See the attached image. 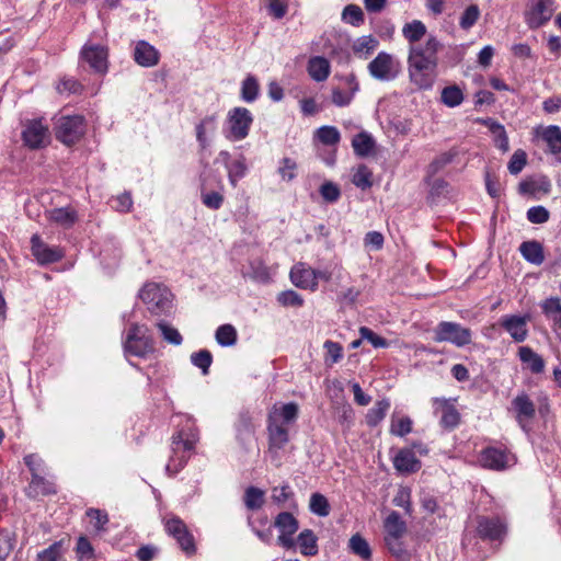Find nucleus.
Returning a JSON list of instances; mask_svg holds the SVG:
<instances>
[{
    "mask_svg": "<svg viewBox=\"0 0 561 561\" xmlns=\"http://www.w3.org/2000/svg\"><path fill=\"white\" fill-rule=\"evenodd\" d=\"M442 49L443 44L434 34H428L423 43L409 46V76L419 89H432L438 66V53Z\"/></svg>",
    "mask_w": 561,
    "mask_h": 561,
    "instance_id": "nucleus-1",
    "label": "nucleus"
},
{
    "mask_svg": "<svg viewBox=\"0 0 561 561\" xmlns=\"http://www.w3.org/2000/svg\"><path fill=\"white\" fill-rule=\"evenodd\" d=\"M298 405L294 402L274 405L267 415V454L276 466L280 465L279 450L284 449L289 443L288 425L298 417Z\"/></svg>",
    "mask_w": 561,
    "mask_h": 561,
    "instance_id": "nucleus-2",
    "label": "nucleus"
},
{
    "mask_svg": "<svg viewBox=\"0 0 561 561\" xmlns=\"http://www.w3.org/2000/svg\"><path fill=\"white\" fill-rule=\"evenodd\" d=\"M198 439V430L194 421L190 416H184L171 437V455L165 465V471L170 477L184 468L194 454Z\"/></svg>",
    "mask_w": 561,
    "mask_h": 561,
    "instance_id": "nucleus-3",
    "label": "nucleus"
},
{
    "mask_svg": "<svg viewBox=\"0 0 561 561\" xmlns=\"http://www.w3.org/2000/svg\"><path fill=\"white\" fill-rule=\"evenodd\" d=\"M123 346L126 355L137 357H146L154 352V341L149 334V329L138 323L130 324Z\"/></svg>",
    "mask_w": 561,
    "mask_h": 561,
    "instance_id": "nucleus-4",
    "label": "nucleus"
},
{
    "mask_svg": "<svg viewBox=\"0 0 561 561\" xmlns=\"http://www.w3.org/2000/svg\"><path fill=\"white\" fill-rule=\"evenodd\" d=\"M140 299L147 309L156 316L169 313L172 309V294L165 287L157 283H147L139 293Z\"/></svg>",
    "mask_w": 561,
    "mask_h": 561,
    "instance_id": "nucleus-5",
    "label": "nucleus"
},
{
    "mask_svg": "<svg viewBox=\"0 0 561 561\" xmlns=\"http://www.w3.org/2000/svg\"><path fill=\"white\" fill-rule=\"evenodd\" d=\"M163 526L165 533L175 539L181 550L187 557H192L196 553L197 549L194 536L179 516H165L163 518Z\"/></svg>",
    "mask_w": 561,
    "mask_h": 561,
    "instance_id": "nucleus-6",
    "label": "nucleus"
},
{
    "mask_svg": "<svg viewBox=\"0 0 561 561\" xmlns=\"http://www.w3.org/2000/svg\"><path fill=\"white\" fill-rule=\"evenodd\" d=\"M434 341L463 347L472 342V332L457 322L442 321L434 329Z\"/></svg>",
    "mask_w": 561,
    "mask_h": 561,
    "instance_id": "nucleus-7",
    "label": "nucleus"
},
{
    "mask_svg": "<svg viewBox=\"0 0 561 561\" xmlns=\"http://www.w3.org/2000/svg\"><path fill=\"white\" fill-rule=\"evenodd\" d=\"M85 124L81 115L61 116L55 127L56 138L67 146L78 142L84 135Z\"/></svg>",
    "mask_w": 561,
    "mask_h": 561,
    "instance_id": "nucleus-8",
    "label": "nucleus"
},
{
    "mask_svg": "<svg viewBox=\"0 0 561 561\" xmlns=\"http://www.w3.org/2000/svg\"><path fill=\"white\" fill-rule=\"evenodd\" d=\"M369 75L378 81L394 80L401 71L400 61L386 51H380L367 66Z\"/></svg>",
    "mask_w": 561,
    "mask_h": 561,
    "instance_id": "nucleus-9",
    "label": "nucleus"
},
{
    "mask_svg": "<svg viewBox=\"0 0 561 561\" xmlns=\"http://www.w3.org/2000/svg\"><path fill=\"white\" fill-rule=\"evenodd\" d=\"M228 133L226 137L232 141L243 140L248 137L253 123L252 113L245 107H234L227 116Z\"/></svg>",
    "mask_w": 561,
    "mask_h": 561,
    "instance_id": "nucleus-10",
    "label": "nucleus"
},
{
    "mask_svg": "<svg viewBox=\"0 0 561 561\" xmlns=\"http://www.w3.org/2000/svg\"><path fill=\"white\" fill-rule=\"evenodd\" d=\"M80 58L93 71L104 75L108 69V48L104 44L93 43L89 39L81 48Z\"/></svg>",
    "mask_w": 561,
    "mask_h": 561,
    "instance_id": "nucleus-11",
    "label": "nucleus"
},
{
    "mask_svg": "<svg viewBox=\"0 0 561 561\" xmlns=\"http://www.w3.org/2000/svg\"><path fill=\"white\" fill-rule=\"evenodd\" d=\"M479 461L483 468L501 471L511 467L515 458L506 448L489 446L481 450Z\"/></svg>",
    "mask_w": 561,
    "mask_h": 561,
    "instance_id": "nucleus-12",
    "label": "nucleus"
},
{
    "mask_svg": "<svg viewBox=\"0 0 561 561\" xmlns=\"http://www.w3.org/2000/svg\"><path fill=\"white\" fill-rule=\"evenodd\" d=\"M507 531L504 519L499 516H478L477 534L483 540H503Z\"/></svg>",
    "mask_w": 561,
    "mask_h": 561,
    "instance_id": "nucleus-13",
    "label": "nucleus"
},
{
    "mask_svg": "<svg viewBox=\"0 0 561 561\" xmlns=\"http://www.w3.org/2000/svg\"><path fill=\"white\" fill-rule=\"evenodd\" d=\"M274 526L279 531L278 545L286 549H293L295 547L293 536L299 528L297 518L289 512H282L275 517Z\"/></svg>",
    "mask_w": 561,
    "mask_h": 561,
    "instance_id": "nucleus-14",
    "label": "nucleus"
},
{
    "mask_svg": "<svg viewBox=\"0 0 561 561\" xmlns=\"http://www.w3.org/2000/svg\"><path fill=\"white\" fill-rule=\"evenodd\" d=\"M553 0H530L525 11V22L529 28L535 30L545 25L552 16Z\"/></svg>",
    "mask_w": 561,
    "mask_h": 561,
    "instance_id": "nucleus-15",
    "label": "nucleus"
},
{
    "mask_svg": "<svg viewBox=\"0 0 561 561\" xmlns=\"http://www.w3.org/2000/svg\"><path fill=\"white\" fill-rule=\"evenodd\" d=\"M434 414L439 416V424L443 428L451 431L460 422V413L455 407L454 400L445 398L433 399Z\"/></svg>",
    "mask_w": 561,
    "mask_h": 561,
    "instance_id": "nucleus-16",
    "label": "nucleus"
},
{
    "mask_svg": "<svg viewBox=\"0 0 561 561\" xmlns=\"http://www.w3.org/2000/svg\"><path fill=\"white\" fill-rule=\"evenodd\" d=\"M22 139L31 149H39L49 144L48 127L39 119L31 121L22 131Z\"/></svg>",
    "mask_w": 561,
    "mask_h": 561,
    "instance_id": "nucleus-17",
    "label": "nucleus"
},
{
    "mask_svg": "<svg viewBox=\"0 0 561 561\" xmlns=\"http://www.w3.org/2000/svg\"><path fill=\"white\" fill-rule=\"evenodd\" d=\"M529 314H506L500 320L501 327L516 343H522L528 337Z\"/></svg>",
    "mask_w": 561,
    "mask_h": 561,
    "instance_id": "nucleus-18",
    "label": "nucleus"
},
{
    "mask_svg": "<svg viewBox=\"0 0 561 561\" xmlns=\"http://www.w3.org/2000/svg\"><path fill=\"white\" fill-rule=\"evenodd\" d=\"M512 409L519 426L524 431H527L528 423L536 415V405L534 401L525 391H522L512 400Z\"/></svg>",
    "mask_w": 561,
    "mask_h": 561,
    "instance_id": "nucleus-19",
    "label": "nucleus"
},
{
    "mask_svg": "<svg viewBox=\"0 0 561 561\" xmlns=\"http://www.w3.org/2000/svg\"><path fill=\"white\" fill-rule=\"evenodd\" d=\"M31 249L32 254L42 265L58 262L64 257V252L60 248L49 247L37 234L31 238Z\"/></svg>",
    "mask_w": 561,
    "mask_h": 561,
    "instance_id": "nucleus-20",
    "label": "nucleus"
},
{
    "mask_svg": "<svg viewBox=\"0 0 561 561\" xmlns=\"http://www.w3.org/2000/svg\"><path fill=\"white\" fill-rule=\"evenodd\" d=\"M133 57L137 65L145 68L154 67L160 61L159 50L146 41L136 42Z\"/></svg>",
    "mask_w": 561,
    "mask_h": 561,
    "instance_id": "nucleus-21",
    "label": "nucleus"
},
{
    "mask_svg": "<svg viewBox=\"0 0 561 561\" xmlns=\"http://www.w3.org/2000/svg\"><path fill=\"white\" fill-rule=\"evenodd\" d=\"M290 280L299 288L317 290L318 283L314 282L313 268L307 266L305 263H297L290 270Z\"/></svg>",
    "mask_w": 561,
    "mask_h": 561,
    "instance_id": "nucleus-22",
    "label": "nucleus"
},
{
    "mask_svg": "<svg viewBox=\"0 0 561 561\" xmlns=\"http://www.w3.org/2000/svg\"><path fill=\"white\" fill-rule=\"evenodd\" d=\"M517 356L524 368L529 370L533 375H539L545 371L546 362L540 354L535 352L529 346H520L517 351Z\"/></svg>",
    "mask_w": 561,
    "mask_h": 561,
    "instance_id": "nucleus-23",
    "label": "nucleus"
},
{
    "mask_svg": "<svg viewBox=\"0 0 561 561\" xmlns=\"http://www.w3.org/2000/svg\"><path fill=\"white\" fill-rule=\"evenodd\" d=\"M345 83L347 85V90H342L340 88L332 89L331 100L337 107L348 106L359 90V84L354 75L345 77Z\"/></svg>",
    "mask_w": 561,
    "mask_h": 561,
    "instance_id": "nucleus-24",
    "label": "nucleus"
},
{
    "mask_svg": "<svg viewBox=\"0 0 561 561\" xmlns=\"http://www.w3.org/2000/svg\"><path fill=\"white\" fill-rule=\"evenodd\" d=\"M393 467L403 474L414 473L421 469V461L411 449H401L393 458Z\"/></svg>",
    "mask_w": 561,
    "mask_h": 561,
    "instance_id": "nucleus-25",
    "label": "nucleus"
},
{
    "mask_svg": "<svg viewBox=\"0 0 561 561\" xmlns=\"http://www.w3.org/2000/svg\"><path fill=\"white\" fill-rule=\"evenodd\" d=\"M26 495L31 499L46 496L57 492L55 483L41 474H33L31 482L26 488Z\"/></svg>",
    "mask_w": 561,
    "mask_h": 561,
    "instance_id": "nucleus-26",
    "label": "nucleus"
},
{
    "mask_svg": "<svg viewBox=\"0 0 561 561\" xmlns=\"http://www.w3.org/2000/svg\"><path fill=\"white\" fill-rule=\"evenodd\" d=\"M536 136L540 137L548 147L551 154L558 156L561 153V128L557 125H549L547 127H539L535 129Z\"/></svg>",
    "mask_w": 561,
    "mask_h": 561,
    "instance_id": "nucleus-27",
    "label": "nucleus"
},
{
    "mask_svg": "<svg viewBox=\"0 0 561 561\" xmlns=\"http://www.w3.org/2000/svg\"><path fill=\"white\" fill-rule=\"evenodd\" d=\"M47 219L57 226L69 229L77 222L78 213L70 206L54 208L47 213Z\"/></svg>",
    "mask_w": 561,
    "mask_h": 561,
    "instance_id": "nucleus-28",
    "label": "nucleus"
},
{
    "mask_svg": "<svg viewBox=\"0 0 561 561\" xmlns=\"http://www.w3.org/2000/svg\"><path fill=\"white\" fill-rule=\"evenodd\" d=\"M385 539H402L407 533L405 522L401 518L400 514L396 511L391 512L383 523Z\"/></svg>",
    "mask_w": 561,
    "mask_h": 561,
    "instance_id": "nucleus-29",
    "label": "nucleus"
},
{
    "mask_svg": "<svg viewBox=\"0 0 561 561\" xmlns=\"http://www.w3.org/2000/svg\"><path fill=\"white\" fill-rule=\"evenodd\" d=\"M307 70L312 80L323 82L330 76L331 66L327 58L316 56L309 59Z\"/></svg>",
    "mask_w": 561,
    "mask_h": 561,
    "instance_id": "nucleus-30",
    "label": "nucleus"
},
{
    "mask_svg": "<svg viewBox=\"0 0 561 561\" xmlns=\"http://www.w3.org/2000/svg\"><path fill=\"white\" fill-rule=\"evenodd\" d=\"M426 35V25L420 20L408 22L402 27V36L408 41L409 46L422 43L421 39Z\"/></svg>",
    "mask_w": 561,
    "mask_h": 561,
    "instance_id": "nucleus-31",
    "label": "nucleus"
},
{
    "mask_svg": "<svg viewBox=\"0 0 561 561\" xmlns=\"http://www.w3.org/2000/svg\"><path fill=\"white\" fill-rule=\"evenodd\" d=\"M352 147L356 156L364 158L374 152L376 142L370 134L367 131H360L354 136Z\"/></svg>",
    "mask_w": 561,
    "mask_h": 561,
    "instance_id": "nucleus-32",
    "label": "nucleus"
},
{
    "mask_svg": "<svg viewBox=\"0 0 561 561\" xmlns=\"http://www.w3.org/2000/svg\"><path fill=\"white\" fill-rule=\"evenodd\" d=\"M523 257L535 265H540L545 261L543 248L538 241H525L519 247Z\"/></svg>",
    "mask_w": 561,
    "mask_h": 561,
    "instance_id": "nucleus-33",
    "label": "nucleus"
},
{
    "mask_svg": "<svg viewBox=\"0 0 561 561\" xmlns=\"http://www.w3.org/2000/svg\"><path fill=\"white\" fill-rule=\"evenodd\" d=\"M300 553L307 557H313L318 553V538L311 529L302 530L297 537Z\"/></svg>",
    "mask_w": 561,
    "mask_h": 561,
    "instance_id": "nucleus-34",
    "label": "nucleus"
},
{
    "mask_svg": "<svg viewBox=\"0 0 561 561\" xmlns=\"http://www.w3.org/2000/svg\"><path fill=\"white\" fill-rule=\"evenodd\" d=\"M540 308L553 325L561 330V300L557 297L547 298L540 304Z\"/></svg>",
    "mask_w": 561,
    "mask_h": 561,
    "instance_id": "nucleus-35",
    "label": "nucleus"
},
{
    "mask_svg": "<svg viewBox=\"0 0 561 561\" xmlns=\"http://www.w3.org/2000/svg\"><path fill=\"white\" fill-rule=\"evenodd\" d=\"M228 179L230 184L236 187L238 182L243 179L248 172L247 159L240 154L227 168Z\"/></svg>",
    "mask_w": 561,
    "mask_h": 561,
    "instance_id": "nucleus-36",
    "label": "nucleus"
},
{
    "mask_svg": "<svg viewBox=\"0 0 561 561\" xmlns=\"http://www.w3.org/2000/svg\"><path fill=\"white\" fill-rule=\"evenodd\" d=\"M389 408L390 401L388 399L377 401L376 404L369 409L366 414V424L369 427L377 426L385 419Z\"/></svg>",
    "mask_w": 561,
    "mask_h": 561,
    "instance_id": "nucleus-37",
    "label": "nucleus"
},
{
    "mask_svg": "<svg viewBox=\"0 0 561 561\" xmlns=\"http://www.w3.org/2000/svg\"><path fill=\"white\" fill-rule=\"evenodd\" d=\"M348 549L353 554L358 556L363 560H369L371 558L370 546L359 534H355L350 538Z\"/></svg>",
    "mask_w": 561,
    "mask_h": 561,
    "instance_id": "nucleus-38",
    "label": "nucleus"
},
{
    "mask_svg": "<svg viewBox=\"0 0 561 561\" xmlns=\"http://www.w3.org/2000/svg\"><path fill=\"white\" fill-rule=\"evenodd\" d=\"M485 126L494 135L495 146L506 152L510 149L508 137L502 124L489 118L484 121Z\"/></svg>",
    "mask_w": 561,
    "mask_h": 561,
    "instance_id": "nucleus-39",
    "label": "nucleus"
},
{
    "mask_svg": "<svg viewBox=\"0 0 561 561\" xmlns=\"http://www.w3.org/2000/svg\"><path fill=\"white\" fill-rule=\"evenodd\" d=\"M206 187L207 183L206 180L203 178L201 184V197L203 204L209 209H219L224 204V195L218 191L207 192Z\"/></svg>",
    "mask_w": 561,
    "mask_h": 561,
    "instance_id": "nucleus-40",
    "label": "nucleus"
},
{
    "mask_svg": "<svg viewBox=\"0 0 561 561\" xmlns=\"http://www.w3.org/2000/svg\"><path fill=\"white\" fill-rule=\"evenodd\" d=\"M243 501L248 510H260L265 502V492L256 486H249L245 489Z\"/></svg>",
    "mask_w": 561,
    "mask_h": 561,
    "instance_id": "nucleus-41",
    "label": "nucleus"
},
{
    "mask_svg": "<svg viewBox=\"0 0 561 561\" xmlns=\"http://www.w3.org/2000/svg\"><path fill=\"white\" fill-rule=\"evenodd\" d=\"M259 93L260 84L257 79L252 75L247 76L241 84V99L247 103H252L257 99Z\"/></svg>",
    "mask_w": 561,
    "mask_h": 561,
    "instance_id": "nucleus-42",
    "label": "nucleus"
},
{
    "mask_svg": "<svg viewBox=\"0 0 561 561\" xmlns=\"http://www.w3.org/2000/svg\"><path fill=\"white\" fill-rule=\"evenodd\" d=\"M440 100L446 106L456 107L462 103L463 93L458 85H448L443 89Z\"/></svg>",
    "mask_w": 561,
    "mask_h": 561,
    "instance_id": "nucleus-43",
    "label": "nucleus"
},
{
    "mask_svg": "<svg viewBox=\"0 0 561 561\" xmlns=\"http://www.w3.org/2000/svg\"><path fill=\"white\" fill-rule=\"evenodd\" d=\"M317 139L327 146H335L341 140V134L334 126H321L316 131Z\"/></svg>",
    "mask_w": 561,
    "mask_h": 561,
    "instance_id": "nucleus-44",
    "label": "nucleus"
},
{
    "mask_svg": "<svg viewBox=\"0 0 561 561\" xmlns=\"http://www.w3.org/2000/svg\"><path fill=\"white\" fill-rule=\"evenodd\" d=\"M216 341L221 346H232L237 343V331L231 324H222L216 330Z\"/></svg>",
    "mask_w": 561,
    "mask_h": 561,
    "instance_id": "nucleus-45",
    "label": "nucleus"
},
{
    "mask_svg": "<svg viewBox=\"0 0 561 561\" xmlns=\"http://www.w3.org/2000/svg\"><path fill=\"white\" fill-rule=\"evenodd\" d=\"M309 510L320 517L328 516L330 514V504L328 499L321 493H312L310 496Z\"/></svg>",
    "mask_w": 561,
    "mask_h": 561,
    "instance_id": "nucleus-46",
    "label": "nucleus"
},
{
    "mask_svg": "<svg viewBox=\"0 0 561 561\" xmlns=\"http://www.w3.org/2000/svg\"><path fill=\"white\" fill-rule=\"evenodd\" d=\"M385 543L397 561H411V553L405 549L401 539H385Z\"/></svg>",
    "mask_w": 561,
    "mask_h": 561,
    "instance_id": "nucleus-47",
    "label": "nucleus"
},
{
    "mask_svg": "<svg viewBox=\"0 0 561 561\" xmlns=\"http://www.w3.org/2000/svg\"><path fill=\"white\" fill-rule=\"evenodd\" d=\"M412 420L409 416L396 417L392 415L390 424V433L392 435L403 437L412 431Z\"/></svg>",
    "mask_w": 561,
    "mask_h": 561,
    "instance_id": "nucleus-48",
    "label": "nucleus"
},
{
    "mask_svg": "<svg viewBox=\"0 0 561 561\" xmlns=\"http://www.w3.org/2000/svg\"><path fill=\"white\" fill-rule=\"evenodd\" d=\"M342 20L353 26H359L364 23L363 10L356 4H348L342 12Z\"/></svg>",
    "mask_w": 561,
    "mask_h": 561,
    "instance_id": "nucleus-49",
    "label": "nucleus"
},
{
    "mask_svg": "<svg viewBox=\"0 0 561 561\" xmlns=\"http://www.w3.org/2000/svg\"><path fill=\"white\" fill-rule=\"evenodd\" d=\"M191 362L198 367L204 375H207L213 363V355L208 350H199L191 355Z\"/></svg>",
    "mask_w": 561,
    "mask_h": 561,
    "instance_id": "nucleus-50",
    "label": "nucleus"
},
{
    "mask_svg": "<svg viewBox=\"0 0 561 561\" xmlns=\"http://www.w3.org/2000/svg\"><path fill=\"white\" fill-rule=\"evenodd\" d=\"M323 347L325 350V364L333 365L342 359L343 347L340 343L328 340L324 342Z\"/></svg>",
    "mask_w": 561,
    "mask_h": 561,
    "instance_id": "nucleus-51",
    "label": "nucleus"
},
{
    "mask_svg": "<svg viewBox=\"0 0 561 561\" xmlns=\"http://www.w3.org/2000/svg\"><path fill=\"white\" fill-rule=\"evenodd\" d=\"M15 545L13 533L2 529L0 530V561H7Z\"/></svg>",
    "mask_w": 561,
    "mask_h": 561,
    "instance_id": "nucleus-52",
    "label": "nucleus"
},
{
    "mask_svg": "<svg viewBox=\"0 0 561 561\" xmlns=\"http://www.w3.org/2000/svg\"><path fill=\"white\" fill-rule=\"evenodd\" d=\"M371 176L373 173L368 167L362 164L357 168L356 172L353 175V183L355 186L366 190L371 186Z\"/></svg>",
    "mask_w": 561,
    "mask_h": 561,
    "instance_id": "nucleus-53",
    "label": "nucleus"
},
{
    "mask_svg": "<svg viewBox=\"0 0 561 561\" xmlns=\"http://www.w3.org/2000/svg\"><path fill=\"white\" fill-rule=\"evenodd\" d=\"M479 16H480L479 7L477 4L469 5L468 8H466V10L463 11V13L460 16V20H459L460 27L462 30L471 28L477 23Z\"/></svg>",
    "mask_w": 561,
    "mask_h": 561,
    "instance_id": "nucleus-54",
    "label": "nucleus"
},
{
    "mask_svg": "<svg viewBox=\"0 0 561 561\" xmlns=\"http://www.w3.org/2000/svg\"><path fill=\"white\" fill-rule=\"evenodd\" d=\"M278 174L284 181H293L297 174V163L291 158H283L279 161Z\"/></svg>",
    "mask_w": 561,
    "mask_h": 561,
    "instance_id": "nucleus-55",
    "label": "nucleus"
},
{
    "mask_svg": "<svg viewBox=\"0 0 561 561\" xmlns=\"http://www.w3.org/2000/svg\"><path fill=\"white\" fill-rule=\"evenodd\" d=\"M85 515L90 518L95 530H104L105 525L108 523V515L105 511L99 508H89Z\"/></svg>",
    "mask_w": 561,
    "mask_h": 561,
    "instance_id": "nucleus-56",
    "label": "nucleus"
},
{
    "mask_svg": "<svg viewBox=\"0 0 561 561\" xmlns=\"http://www.w3.org/2000/svg\"><path fill=\"white\" fill-rule=\"evenodd\" d=\"M157 327L159 328V330L162 333L163 339L168 343L173 344V345H180L182 343L183 337L175 328L169 325L168 323H165L163 321L158 322Z\"/></svg>",
    "mask_w": 561,
    "mask_h": 561,
    "instance_id": "nucleus-57",
    "label": "nucleus"
},
{
    "mask_svg": "<svg viewBox=\"0 0 561 561\" xmlns=\"http://www.w3.org/2000/svg\"><path fill=\"white\" fill-rule=\"evenodd\" d=\"M526 163H527V153L522 149H517L513 153V156L508 162V165H507L510 173L517 175L525 168Z\"/></svg>",
    "mask_w": 561,
    "mask_h": 561,
    "instance_id": "nucleus-58",
    "label": "nucleus"
},
{
    "mask_svg": "<svg viewBox=\"0 0 561 561\" xmlns=\"http://www.w3.org/2000/svg\"><path fill=\"white\" fill-rule=\"evenodd\" d=\"M277 301L284 307H301L302 297L295 290H285L278 294Z\"/></svg>",
    "mask_w": 561,
    "mask_h": 561,
    "instance_id": "nucleus-59",
    "label": "nucleus"
},
{
    "mask_svg": "<svg viewBox=\"0 0 561 561\" xmlns=\"http://www.w3.org/2000/svg\"><path fill=\"white\" fill-rule=\"evenodd\" d=\"M359 335L362 339L368 341L376 348L387 347L389 345V342L385 337L376 334L373 330H370L367 327L359 328Z\"/></svg>",
    "mask_w": 561,
    "mask_h": 561,
    "instance_id": "nucleus-60",
    "label": "nucleus"
},
{
    "mask_svg": "<svg viewBox=\"0 0 561 561\" xmlns=\"http://www.w3.org/2000/svg\"><path fill=\"white\" fill-rule=\"evenodd\" d=\"M377 45L378 41L376 38L371 36H363L355 42L353 48L355 53L369 55L375 50Z\"/></svg>",
    "mask_w": 561,
    "mask_h": 561,
    "instance_id": "nucleus-61",
    "label": "nucleus"
},
{
    "mask_svg": "<svg viewBox=\"0 0 561 561\" xmlns=\"http://www.w3.org/2000/svg\"><path fill=\"white\" fill-rule=\"evenodd\" d=\"M320 194L325 202L335 203L341 196V191L333 182H325L320 186Z\"/></svg>",
    "mask_w": 561,
    "mask_h": 561,
    "instance_id": "nucleus-62",
    "label": "nucleus"
},
{
    "mask_svg": "<svg viewBox=\"0 0 561 561\" xmlns=\"http://www.w3.org/2000/svg\"><path fill=\"white\" fill-rule=\"evenodd\" d=\"M24 463L33 474L45 473L44 460L37 454H28L24 457Z\"/></svg>",
    "mask_w": 561,
    "mask_h": 561,
    "instance_id": "nucleus-63",
    "label": "nucleus"
},
{
    "mask_svg": "<svg viewBox=\"0 0 561 561\" xmlns=\"http://www.w3.org/2000/svg\"><path fill=\"white\" fill-rule=\"evenodd\" d=\"M272 500L274 503L282 505L288 500L294 497V492L288 484L282 486H275L272 489Z\"/></svg>",
    "mask_w": 561,
    "mask_h": 561,
    "instance_id": "nucleus-64",
    "label": "nucleus"
}]
</instances>
